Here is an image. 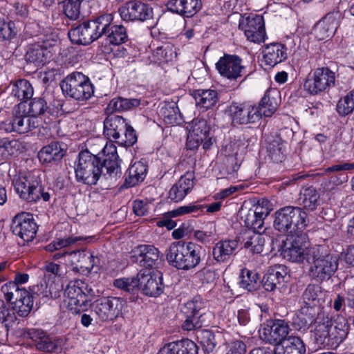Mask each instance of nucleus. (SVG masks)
I'll list each match as a JSON object with an SVG mask.
<instances>
[{"label":"nucleus","instance_id":"37","mask_svg":"<svg viewBox=\"0 0 354 354\" xmlns=\"http://www.w3.org/2000/svg\"><path fill=\"white\" fill-rule=\"evenodd\" d=\"M147 172V165L142 161L132 164L128 169L124 186L132 187L144 180Z\"/></svg>","mask_w":354,"mask_h":354},{"label":"nucleus","instance_id":"10","mask_svg":"<svg viewBox=\"0 0 354 354\" xmlns=\"http://www.w3.org/2000/svg\"><path fill=\"white\" fill-rule=\"evenodd\" d=\"M310 250L311 247H308L306 235L302 233L287 237L281 245L283 257L297 263L308 262V253Z\"/></svg>","mask_w":354,"mask_h":354},{"label":"nucleus","instance_id":"11","mask_svg":"<svg viewBox=\"0 0 354 354\" xmlns=\"http://www.w3.org/2000/svg\"><path fill=\"white\" fill-rule=\"evenodd\" d=\"M204 307V301L198 296L183 304L181 312L186 317L183 324L184 330H198L207 324L205 320L206 314L203 312Z\"/></svg>","mask_w":354,"mask_h":354},{"label":"nucleus","instance_id":"5","mask_svg":"<svg viewBox=\"0 0 354 354\" xmlns=\"http://www.w3.org/2000/svg\"><path fill=\"white\" fill-rule=\"evenodd\" d=\"M307 263L310 264V276L317 281L330 279L338 266L337 258L329 254H323V248L320 245L311 247Z\"/></svg>","mask_w":354,"mask_h":354},{"label":"nucleus","instance_id":"8","mask_svg":"<svg viewBox=\"0 0 354 354\" xmlns=\"http://www.w3.org/2000/svg\"><path fill=\"white\" fill-rule=\"evenodd\" d=\"M1 290L19 316L26 317L29 315L33 306V297L28 291L20 288L14 281L3 285Z\"/></svg>","mask_w":354,"mask_h":354},{"label":"nucleus","instance_id":"47","mask_svg":"<svg viewBox=\"0 0 354 354\" xmlns=\"http://www.w3.org/2000/svg\"><path fill=\"white\" fill-rule=\"evenodd\" d=\"M323 294L321 286L309 284L303 294L305 306L319 307V301L322 299Z\"/></svg>","mask_w":354,"mask_h":354},{"label":"nucleus","instance_id":"3","mask_svg":"<svg viewBox=\"0 0 354 354\" xmlns=\"http://www.w3.org/2000/svg\"><path fill=\"white\" fill-rule=\"evenodd\" d=\"M309 223L308 214L301 207L286 206L275 212L273 227L289 237L301 234Z\"/></svg>","mask_w":354,"mask_h":354},{"label":"nucleus","instance_id":"63","mask_svg":"<svg viewBox=\"0 0 354 354\" xmlns=\"http://www.w3.org/2000/svg\"><path fill=\"white\" fill-rule=\"evenodd\" d=\"M48 110V106L44 98L35 97L30 103L29 113L34 117L41 115Z\"/></svg>","mask_w":354,"mask_h":354},{"label":"nucleus","instance_id":"60","mask_svg":"<svg viewBox=\"0 0 354 354\" xmlns=\"http://www.w3.org/2000/svg\"><path fill=\"white\" fill-rule=\"evenodd\" d=\"M20 148L21 143L18 140L3 138L1 153L4 159H6L8 156L15 155L20 150Z\"/></svg>","mask_w":354,"mask_h":354},{"label":"nucleus","instance_id":"27","mask_svg":"<svg viewBox=\"0 0 354 354\" xmlns=\"http://www.w3.org/2000/svg\"><path fill=\"white\" fill-rule=\"evenodd\" d=\"M289 326L284 320H275L270 326L263 328V335L266 342L277 345L282 344L289 333Z\"/></svg>","mask_w":354,"mask_h":354},{"label":"nucleus","instance_id":"30","mask_svg":"<svg viewBox=\"0 0 354 354\" xmlns=\"http://www.w3.org/2000/svg\"><path fill=\"white\" fill-rule=\"evenodd\" d=\"M50 57V51L46 46L39 43L28 46L25 55V59L28 64L35 67L44 66Z\"/></svg>","mask_w":354,"mask_h":354},{"label":"nucleus","instance_id":"32","mask_svg":"<svg viewBox=\"0 0 354 354\" xmlns=\"http://www.w3.org/2000/svg\"><path fill=\"white\" fill-rule=\"evenodd\" d=\"M238 247L235 240H224L217 242L212 248V256L217 263H226Z\"/></svg>","mask_w":354,"mask_h":354},{"label":"nucleus","instance_id":"9","mask_svg":"<svg viewBox=\"0 0 354 354\" xmlns=\"http://www.w3.org/2000/svg\"><path fill=\"white\" fill-rule=\"evenodd\" d=\"M125 301L118 297H103L91 306L96 318L101 322H111L122 315Z\"/></svg>","mask_w":354,"mask_h":354},{"label":"nucleus","instance_id":"53","mask_svg":"<svg viewBox=\"0 0 354 354\" xmlns=\"http://www.w3.org/2000/svg\"><path fill=\"white\" fill-rule=\"evenodd\" d=\"M197 333V337L201 339L205 351L207 353L212 352L217 344L216 334L207 329L199 330Z\"/></svg>","mask_w":354,"mask_h":354},{"label":"nucleus","instance_id":"6","mask_svg":"<svg viewBox=\"0 0 354 354\" xmlns=\"http://www.w3.org/2000/svg\"><path fill=\"white\" fill-rule=\"evenodd\" d=\"M64 95L82 102L89 100L94 95V86L90 79L81 72H73L60 82Z\"/></svg>","mask_w":354,"mask_h":354},{"label":"nucleus","instance_id":"35","mask_svg":"<svg viewBox=\"0 0 354 354\" xmlns=\"http://www.w3.org/2000/svg\"><path fill=\"white\" fill-rule=\"evenodd\" d=\"M158 354H198V347L193 341L187 339L166 344Z\"/></svg>","mask_w":354,"mask_h":354},{"label":"nucleus","instance_id":"13","mask_svg":"<svg viewBox=\"0 0 354 354\" xmlns=\"http://www.w3.org/2000/svg\"><path fill=\"white\" fill-rule=\"evenodd\" d=\"M332 320L324 313H318L312 325L310 339L315 345L319 348L334 345L331 335Z\"/></svg>","mask_w":354,"mask_h":354},{"label":"nucleus","instance_id":"16","mask_svg":"<svg viewBox=\"0 0 354 354\" xmlns=\"http://www.w3.org/2000/svg\"><path fill=\"white\" fill-rule=\"evenodd\" d=\"M139 287L143 294L149 297H158L164 290L162 274L153 270L151 271L141 270L138 272Z\"/></svg>","mask_w":354,"mask_h":354},{"label":"nucleus","instance_id":"46","mask_svg":"<svg viewBox=\"0 0 354 354\" xmlns=\"http://www.w3.org/2000/svg\"><path fill=\"white\" fill-rule=\"evenodd\" d=\"M241 220L243 221L245 226L253 231V232H259L264 231V220L261 218L257 217L253 210L245 211L243 209L241 210Z\"/></svg>","mask_w":354,"mask_h":354},{"label":"nucleus","instance_id":"62","mask_svg":"<svg viewBox=\"0 0 354 354\" xmlns=\"http://www.w3.org/2000/svg\"><path fill=\"white\" fill-rule=\"evenodd\" d=\"M205 207L197 203H190L187 205L180 206L177 209L168 212L167 214L170 217H176L187 214L198 212L202 211Z\"/></svg>","mask_w":354,"mask_h":354},{"label":"nucleus","instance_id":"43","mask_svg":"<svg viewBox=\"0 0 354 354\" xmlns=\"http://www.w3.org/2000/svg\"><path fill=\"white\" fill-rule=\"evenodd\" d=\"M194 99L196 106L208 109L216 104L218 93L212 89L197 90L194 92Z\"/></svg>","mask_w":354,"mask_h":354},{"label":"nucleus","instance_id":"33","mask_svg":"<svg viewBox=\"0 0 354 354\" xmlns=\"http://www.w3.org/2000/svg\"><path fill=\"white\" fill-rule=\"evenodd\" d=\"M337 20L333 13L326 15L313 28L315 37L319 40H324L333 35L337 27Z\"/></svg>","mask_w":354,"mask_h":354},{"label":"nucleus","instance_id":"54","mask_svg":"<svg viewBox=\"0 0 354 354\" xmlns=\"http://www.w3.org/2000/svg\"><path fill=\"white\" fill-rule=\"evenodd\" d=\"M268 156L276 163L281 162L284 158L285 146L279 140H274L268 145Z\"/></svg>","mask_w":354,"mask_h":354},{"label":"nucleus","instance_id":"15","mask_svg":"<svg viewBox=\"0 0 354 354\" xmlns=\"http://www.w3.org/2000/svg\"><path fill=\"white\" fill-rule=\"evenodd\" d=\"M11 230L14 234L19 236L24 241L29 242L35 238L37 225L32 214L21 212L13 218Z\"/></svg>","mask_w":354,"mask_h":354},{"label":"nucleus","instance_id":"28","mask_svg":"<svg viewBox=\"0 0 354 354\" xmlns=\"http://www.w3.org/2000/svg\"><path fill=\"white\" fill-rule=\"evenodd\" d=\"M26 335L33 342L38 351L50 353L57 348L55 341L41 329H28Z\"/></svg>","mask_w":354,"mask_h":354},{"label":"nucleus","instance_id":"44","mask_svg":"<svg viewBox=\"0 0 354 354\" xmlns=\"http://www.w3.org/2000/svg\"><path fill=\"white\" fill-rule=\"evenodd\" d=\"M34 90L32 84L26 80H19L12 86L11 95L17 100L26 102L32 98Z\"/></svg>","mask_w":354,"mask_h":354},{"label":"nucleus","instance_id":"18","mask_svg":"<svg viewBox=\"0 0 354 354\" xmlns=\"http://www.w3.org/2000/svg\"><path fill=\"white\" fill-rule=\"evenodd\" d=\"M239 28L244 31L248 40L254 43L264 41L266 31L261 15L250 14L240 21Z\"/></svg>","mask_w":354,"mask_h":354},{"label":"nucleus","instance_id":"24","mask_svg":"<svg viewBox=\"0 0 354 354\" xmlns=\"http://www.w3.org/2000/svg\"><path fill=\"white\" fill-rule=\"evenodd\" d=\"M287 278L286 268L282 265H275L270 268L264 274L261 283L266 291H274L283 286Z\"/></svg>","mask_w":354,"mask_h":354},{"label":"nucleus","instance_id":"58","mask_svg":"<svg viewBox=\"0 0 354 354\" xmlns=\"http://www.w3.org/2000/svg\"><path fill=\"white\" fill-rule=\"evenodd\" d=\"M216 233L215 224L214 223H209L202 230L195 231L194 236L200 242L205 243L209 242Z\"/></svg>","mask_w":354,"mask_h":354},{"label":"nucleus","instance_id":"57","mask_svg":"<svg viewBox=\"0 0 354 354\" xmlns=\"http://www.w3.org/2000/svg\"><path fill=\"white\" fill-rule=\"evenodd\" d=\"M113 284L117 288L127 292H133L139 287L138 274L136 277L116 279L113 281Z\"/></svg>","mask_w":354,"mask_h":354},{"label":"nucleus","instance_id":"25","mask_svg":"<svg viewBox=\"0 0 354 354\" xmlns=\"http://www.w3.org/2000/svg\"><path fill=\"white\" fill-rule=\"evenodd\" d=\"M166 6L171 12L185 17H192L202 8L201 0H169Z\"/></svg>","mask_w":354,"mask_h":354},{"label":"nucleus","instance_id":"64","mask_svg":"<svg viewBox=\"0 0 354 354\" xmlns=\"http://www.w3.org/2000/svg\"><path fill=\"white\" fill-rule=\"evenodd\" d=\"M354 169V163H342L333 165L326 169L327 172H339V184H342L348 180V176L345 173L346 171L352 170Z\"/></svg>","mask_w":354,"mask_h":354},{"label":"nucleus","instance_id":"39","mask_svg":"<svg viewBox=\"0 0 354 354\" xmlns=\"http://www.w3.org/2000/svg\"><path fill=\"white\" fill-rule=\"evenodd\" d=\"M126 120L119 115L108 116L104 121V135L113 141L116 136L124 131Z\"/></svg>","mask_w":354,"mask_h":354},{"label":"nucleus","instance_id":"23","mask_svg":"<svg viewBox=\"0 0 354 354\" xmlns=\"http://www.w3.org/2000/svg\"><path fill=\"white\" fill-rule=\"evenodd\" d=\"M195 174L187 171L171 187L169 198L175 203L180 202L187 195L194 186Z\"/></svg>","mask_w":354,"mask_h":354},{"label":"nucleus","instance_id":"4","mask_svg":"<svg viewBox=\"0 0 354 354\" xmlns=\"http://www.w3.org/2000/svg\"><path fill=\"white\" fill-rule=\"evenodd\" d=\"M113 20L112 14L100 15L71 28L68 32V37L73 44L88 45L103 37L109 24Z\"/></svg>","mask_w":354,"mask_h":354},{"label":"nucleus","instance_id":"31","mask_svg":"<svg viewBox=\"0 0 354 354\" xmlns=\"http://www.w3.org/2000/svg\"><path fill=\"white\" fill-rule=\"evenodd\" d=\"M319 313L324 312L317 306H304L301 307L299 313L293 318L292 324L295 328L297 330H305L309 326H312Z\"/></svg>","mask_w":354,"mask_h":354},{"label":"nucleus","instance_id":"29","mask_svg":"<svg viewBox=\"0 0 354 354\" xmlns=\"http://www.w3.org/2000/svg\"><path fill=\"white\" fill-rule=\"evenodd\" d=\"M64 145L57 141L50 142L42 147L38 153V158L42 164L57 162L65 155L66 148Z\"/></svg>","mask_w":354,"mask_h":354},{"label":"nucleus","instance_id":"45","mask_svg":"<svg viewBox=\"0 0 354 354\" xmlns=\"http://www.w3.org/2000/svg\"><path fill=\"white\" fill-rule=\"evenodd\" d=\"M140 104V100L136 98L127 99L123 97H118L112 99L108 106L107 111L113 112H120L128 111L133 108L137 107Z\"/></svg>","mask_w":354,"mask_h":354},{"label":"nucleus","instance_id":"22","mask_svg":"<svg viewBox=\"0 0 354 354\" xmlns=\"http://www.w3.org/2000/svg\"><path fill=\"white\" fill-rule=\"evenodd\" d=\"M187 147L196 149L209 137V127L205 119L195 118L188 125Z\"/></svg>","mask_w":354,"mask_h":354},{"label":"nucleus","instance_id":"14","mask_svg":"<svg viewBox=\"0 0 354 354\" xmlns=\"http://www.w3.org/2000/svg\"><path fill=\"white\" fill-rule=\"evenodd\" d=\"M41 180L35 174L15 176L12 184L19 197L28 202L38 201Z\"/></svg>","mask_w":354,"mask_h":354},{"label":"nucleus","instance_id":"2","mask_svg":"<svg viewBox=\"0 0 354 354\" xmlns=\"http://www.w3.org/2000/svg\"><path fill=\"white\" fill-rule=\"evenodd\" d=\"M205 250L192 242L178 241L170 245L166 252L169 264L178 270H189L200 264Z\"/></svg>","mask_w":354,"mask_h":354},{"label":"nucleus","instance_id":"7","mask_svg":"<svg viewBox=\"0 0 354 354\" xmlns=\"http://www.w3.org/2000/svg\"><path fill=\"white\" fill-rule=\"evenodd\" d=\"M92 290L83 281L77 279L71 281L64 290L65 302L73 314L85 311L91 306L88 295Z\"/></svg>","mask_w":354,"mask_h":354},{"label":"nucleus","instance_id":"1","mask_svg":"<svg viewBox=\"0 0 354 354\" xmlns=\"http://www.w3.org/2000/svg\"><path fill=\"white\" fill-rule=\"evenodd\" d=\"M100 153L94 155L88 150L80 152L75 162V178L78 183L87 185L97 184L105 167L110 178L117 179L121 175L120 160L117 148L113 143H106Z\"/></svg>","mask_w":354,"mask_h":354},{"label":"nucleus","instance_id":"41","mask_svg":"<svg viewBox=\"0 0 354 354\" xmlns=\"http://www.w3.org/2000/svg\"><path fill=\"white\" fill-rule=\"evenodd\" d=\"M332 329L330 330L333 339L332 343L339 344L346 339L348 334L349 324L343 316H337L334 321H332Z\"/></svg>","mask_w":354,"mask_h":354},{"label":"nucleus","instance_id":"42","mask_svg":"<svg viewBox=\"0 0 354 354\" xmlns=\"http://www.w3.org/2000/svg\"><path fill=\"white\" fill-rule=\"evenodd\" d=\"M70 262L72 264L77 263L80 268L91 271L95 263V258L89 251L77 250L71 252Z\"/></svg>","mask_w":354,"mask_h":354},{"label":"nucleus","instance_id":"20","mask_svg":"<svg viewBox=\"0 0 354 354\" xmlns=\"http://www.w3.org/2000/svg\"><path fill=\"white\" fill-rule=\"evenodd\" d=\"M232 122L236 124L254 123L260 118V113L255 106L232 102L229 106Z\"/></svg>","mask_w":354,"mask_h":354},{"label":"nucleus","instance_id":"34","mask_svg":"<svg viewBox=\"0 0 354 354\" xmlns=\"http://www.w3.org/2000/svg\"><path fill=\"white\" fill-rule=\"evenodd\" d=\"M279 97V92L276 89H268L266 91L259 106H256L260 113V118L261 115L270 117L276 111L278 107Z\"/></svg>","mask_w":354,"mask_h":354},{"label":"nucleus","instance_id":"26","mask_svg":"<svg viewBox=\"0 0 354 354\" xmlns=\"http://www.w3.org/2000/svg\"><path fill=\"white\" fill-rule=\"evenodd\" d=\"M35 120L28 115H16L11 119L3 122L0 129L6 133L16 132L25 133L35 128Z\"/></svg>","mask_w":354,"mask_h":354},{"label":"nucleus","instance_id":"19","mask_svg":"<svg viewBox=\"0 0 354 354\" xmlns=\"http://www.w3.org/2000/svg\"><path fill=\"white\" fill-rule=\"evenodd\" d=\"M216 68L222 77L235 80L242 76L245 67L239 56L225 54L216 62Z\"/></svg>","mask_w":354,"mask_h":354},{"label":"nucleus","instance_id":"52","mask_svg":"<svg viewBox=\"0 0 354 354\" xmlns=\"http://www.w3.org/2000/svg\"><path fill=\"white\" fill-rule=\"evenodd\" d=\"M336 110L341 116L348 115L353 111L354 88L339 100L337 104Z\"/></svg>","mask_w":354,"mask_h":354},{"label":"nucleus","instance_id":"40","mask_svg":"<svg viewBox=\"0 0 354 354\" xmlns=\"http://www.w3.org/2000/svg\"><path fill=\"white\" fill-rule=\"evenodd\" d=\"M112 21L108 26L106 32L103 34L107 44L120 45L128 39L126 28L122 25H113Z\"/></svg>","mask_w":354,"mask_h":354},{"label":"nucleus","instance_id":"51","mask_svg":"<svg viewBox=\"0 0 354 354\" xmlns=\"http://www.w3.org/2000/svg\"><path fill=\"white\" fill-rule=\"evenodd\" d=\"M137 139L135 130L126 122L124 131L120 132L113 141L119 145L127 147L133 146L137 142Z\"/></svg>","mask_w":354,"mask_h":354},{"label":"nucleus","instance_id":"48","mask_svg":"<svg viewBox=\"0 0 354 354\" xmlns=\"http://www.w3.org/2000/svg\"><path fill=\"white\" fill-rule=\"evenodd\" d=\"M240 286L248 291L255 290L259 285V276L252 270L246 268L241 270L240 274Z\"/></svg>","mask_w":354,"mask_h":354},{"label":"nucleus","instance_id":"36","mask_svg":"<svg viewBox=\"0 0 354 354\" xmlns=\"http://www.w3.org/2000/svg\"><path fill=\"white\" fill-rule=\"evenodd\" d=\"M306 346L297 336H289L282 344L277 345L273 354H305Z\"/></svg>","mask_w":354,"mask_h":354},{"label":"nucleus","instance_id":"59","mask_svg":"<svg viewBox=\"0 0 354 354\" xmlns=\"http://www.w3.org/2000/svg\"><path fill=\"white\" fill-rule=\"evenodd\" d=\"M153 56L160 62H167L176 57V53L170 44H165L156 48Z\"/></svg>","mask_w":354,"mask_h":354},{"label":"nucleus","instance_id":"50","mask_svg":"<svg viewBox=\"0 0 354 354\" xmlns=\"http://www.w3.org/2000/svg\"><path fill=\"white\" fill-rule=\"evenodd\" d=\"M266 239L261 232H254L245 242L244 246L254 254H261L263 252Z\"/></svg>","mask_w":354,"mask_h":354},{"label":"nucleus","instance_id":"61","mask_svg":"<svg viewBox=\"0 0 354 354\" xmlns=\"http://www.w3.org/2000/svg\"><path fill=\"white\" fill-rule=\"evenodd\" d=\"M249 209L253 210V213H254L257 217L265 220L272 210V205L268 200L262 198L259 200L257 204Z\"/></svg>","mask_w":354,"mask_h":354},{"label":"nucleus","instance_id":"38","mask_svg":"<svg viewBox=\"0 0 354 354\" xmlns=\"http://www.w3.org/2000/svg\"><path fill=\"white\" fill-rule=\"evenodd\" d=\"M286 57V48L279 43L270 44L263 50V59L266 64L270 66H274L285 60Z\"/></svg>","mask_w":354,"mask_h":354},{"label":"nucleus","instance_id":"56","mask_svg":"<svg viewBox=\"0 0 354 354\" xmlns=\"http://www.w3.org/2000/svg\"><path fill=\"white\" fill-rule=\"evenodd\" d=\"M63 13L68 19L72 21L77 20L80 16V7L82 2L71 0H63Z\"/></svg>","mask_w":354,"mask_h":354},{"label":"nucleus","instance_id":"12","mask_svg":"<svg viewBox=\"0 0 354 354\" xmlns=\"http://www.w3.org/2000/svg\"><path fill=\"white\" fill-rule=\"evenodd\" d=\"M335 73L327 67L317 68L310 73L304 82V88L311 95H317L334 86Z\"/></svg>","mask_w":354,"mask_h":354},{"label":"nucleus","instance_id":"17","mask_svg":"<svg viewBox=\"0 0 354 354\" xmlns=\"http://www.w3.org/2000/svg\"><path fill=\"white\" fill-rule=\"evenodd\" d=\"M122 20L126 21H144L153 17V8L140 1H131L119 8Z\"/></svg>","mask_w":354,"mask_h":354},{"label":"nucleus","instance_id":"55","mask_svg":"<svg viewBox=\"0 0 354 354\" xmlns=\"http://www.w3.org/2000/svg\"><path fill=\"white\" fill-rule=\"evenodd\" d=\"M16 312L12 308L8 307L3 299H0V323L8 330L17 320Z\"/></svg>","mask_w":354,"mask_h":354},{"label":"nucleus","instance_id":"49","mask_svg":"<svg viewBox=\"0 0 354 354\" xmlns=\"http://www.w3.org/2000/svg\"><path fill=\"white\" fill-rule=\"evenodd\" d=\"M319 194L313 187L304 189L299 200L304 209L309 211L315 210L319 204Z\"/></svg>","mask_w":354,"mask_h":354},{"label":"nucleus","instance_id":"21","mask_svg":"<svg viewBox=\"0 0 354 354\" xmlns=\"http://www.w3.org/2000/svg\"><path fill=\"white\" fill-rule=\"evenodd\" d=\"M131 261L150 271L157 265L159 250L152 245H140L132 251Z\"/></svg>","mask_w":354,"mask_h":354}]
</instances>
